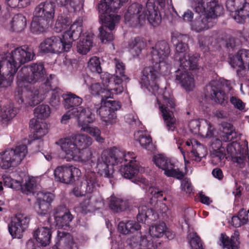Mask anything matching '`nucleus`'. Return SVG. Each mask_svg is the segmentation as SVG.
<instances>
[{"label": "nucleus", "instance_id": "55", "mask_svg": "<svg viewBox=\"0 0 249 249\" xmlns=\"http://www.w3.org/2000/svg\"><path fill=\"white\" fill-rule=\"evenodd\" d=\"M116 73L117 75H120L124 78V79H127L125 75V66L123 62H118L116 64Z\"/></svg>", "mask_w": 249, "mask_h": 249}, {"label": "nucleus", "instance_id": "45", "mask_svg": "<svg viewBox=\"0 0 249 249\" xmlns=\"http://www.w3.org/2000/svg\"><path fill=\"white\" fill-rule=\"evenodd\" d=\"M246 2V0H227L226 7L229 12L234 14Z\"/></svg>", "mask_w": 249, "mask_h": 249}, {"label": "nucleus", "instance_id": "15", "mask_svg": "<svg viewBox=\"0 0 249 249\" xmlns=\"http://www.w3.org/2000/svg\"><path fill=\"white\" fill-rule=\"evenodd\" d=\"M80 170L72 165L69 164L58 166L54 170L55 179L66 184H71L81 176Z\"/></svg>", "mask_w": 249, "mask_h": 249}, {"label": "nucleus", "instance_id": "57", "mask_svg": "<svg viewBox=\"0 0 249 249\" xmlns=\"http://www.w3.org/2000/svg\"><path fill=\"white\" fill-rule=\"evenodd\" d=\"M72 194L76 197L82 196L85 194H88L86 189L83 187V183H81L80 186H75L72 190Z\"/></svg>", "mask_w": 249, "mask_h": 249}, {"label": "nucleus", "instance_id": "59", "mask_svg": "<svg viewBox=\"0 0 249 249\" xmlns=\"http://www.w3.org/2000/svg\"><path fill=\"white\" fill-rule=\"evenodd\" d=\"M237 216L240 218V219L241 221H242V223H243L244 225L247 223L248 221V213L244 209H241L238 212Z\"/></svg>", "mask_w": 249, "mask_h": 249}, {"label": "nucleus", "instance_id": "16", "mask_svg": "<svg viewBox=\"0 0 249 249\" xmlns=\"http://www.w3.org/2000/svg\"><path fill=\"white\" fill-rule=\"evenodd\" d=\"M49 12L44 9L42 4H38L35 8L34 17L31 23V31L36 34L44 32L51 24L49 20H47V16Z\"/></svg>", "mask_w": 249, "mask_h": 249}, {"label": "nucleus", "instance_id": "63", "mask_svg": "<svg viewBox=\"0 0 249 249\" xmlns=\"http://www.w3.org/2000/svg\"><path fill=\"white\" fill-rule=\"evenodd\" d=\"M213 176L218 180H222L224 177L222 171L219 168H215L212 171Z\"/></svg>", "mask_w": 249, "mask_h": 249}, {"label": "nucleus", "instance_id": "6", "mask_svg": "<svg viewBox=\"0 0 249 249\" xmlns=\"http://www.w3.org/2000/svg\"><path fill=\"white\" fill-rule=\"evenodd\" d=\"M82 18H79L71 25L69 29L64 32L62 38L52 36L43 40L39 46L43 53H60L69 52L73 41L78 39L81 33Z\"/></svg>", "mask_w": 249, "mask_h": 249}, {"label": "nucleus", "instance_id": "64", "mask_svg": "<svg viewBox=\"0 0 249 249\" xmlns=\"http://www.w3.org/2000/svg\"><path fill=\"white\" fill-rule=\"evenodd\" d=\"M149 191L151 192V194L155 198H160L163 196V192L159 191L158 189L155 188H150Z\"/></svg>", "mask_w": 249, "mask_h": 249}, {"label": "nucleus", "instance_id": "39", "mask_svg": "<svg viewBox=\"0 0 249 249\" xmlns=\"http://www.w3.org/2000/svg\"><path fill=\"white\" fill-rule=\"evenodd\" d=\"M62 236H61L60 232L58 233V235L61 237L60 241L65 244L63 249H78L77 244L73 241L69 233L67 232H62Z\"/></svg>", "mask_w": 249, "mask_h": 249}, {"label": "nucleus", "instance_id": "27", "mask_svg": "<svg viewBox=\"0 0 249 249\" xmlns=\"http://www.w3.org/2000/svg\"><path fill=\"white\" fill-rule=\"evenodd\" d=\"M83 187L86 189L88 194H91L96 191L100 187V182L95 172L87 173L85 179L82 182Z\"/></svg>", "mask_w": 249, "mask_h": 249}, {"label": "nucleus", "instance_id": "56", "mask_svg": "<svg viewBox=\"0 0 249 249\" xmlns=\"http://www.w3.org/2000/svg\"><path fill=\"white\" fill-rule=\"evenodd\" d=\"M34 186L33 181L28 180L23 186L21 185V188L19 189H21L23 193L28 194L33 191Z\"/></svg>", "mask_w": 249, "mask_h": 249}, {"label": "nucleus", "instance_id": "28", "mask_svg": "<svg viewBox=\"0 0 249 249\" xmlns=\"http://www.w3.org/2000/svg\"><path fill=\"white\" fill-rule=\"evenodd\" d=\"M220 130L222 132L221 140L226 142L236 140L239 135L235 131L233 125L227 122H224L221 124Z\"/></svg>", "mask_w": 249, "mask_h": 249}, {"label": "nucleus", "instance_id": "20", "mask_svg": "<svg viewBox=\"0 0 249 249\" xmlns=\"http://www.w3.org/2000/svg\"><path fill=\"white\" fill-rule=\"evenodd\" d=\"M208 94L214 101L223 107L228 104V96L226 94L223 86L219 82L215 81L211 82L206 87Z\"/></svg>", "mask_w": 249, "mask_h": 249}, {"label": "nucleus", "instance_id": "29", "mask_svg": "<svg viewBox=\"0 0 249 249\" xmlns=\"http://www.w3.org/2000/svg\"><path fill=\"white\" fill-rule=\"evenodd\" d=\"M18 113L17 109L13 105L9 104L3 106L0 111L1 122L7 125Z\"/></svg>", "mask_w": 249, "mask_h": 249}, {"label": "nucleus", "instance_id": "12", "mask_svg": "<svg viewBox=\"0 0 249 249\" xmlns=\"http://www.w3.org/2000/svg\"><path fill=\"white\" fill-rule=\"evenodd\" d=\"M34 113L37 119L30 120L29 125L33 133L35 139H40L48 132L45 127V124L41 123L39 119L43 120L48 117L50 114V108L48 105L42 104L36 107L34 110Z\"/></svg>", "mask_w": 249, "mask_h": 249}, {"label": "nucleus", "instance_id": "11", "mask_svg": "<svg viewBox=\"0 0 249 249\" xmlns=\"http://www.w3.org/2000/svg\"><path fill=\"white\" fill-rule=\"evenodd\" d=\"M27 146L25 144L19 145L14 149H8L0 153V167L8 169L11 167L18 166L26 156Z\"/></svg>", "mask_w": 249, "mask_h": 249}, {"label": "nucleus", "instance_id": "14", "mask_svg": "<svg viewBox=\"0 0 249 249\" xmlns=\"http://www.w3.org/2000/svg\"><path fill=\"white\" fill-rule=\"evenodd\" d=\"M121 107V105L119 102L107 101L101 104L100 107L97 108L96 112L106 125H112L116 124L117 120L116 111Z\"/></svg>", "mask_w": 249, "mask_h": 249}, {"label": "nucleus", "instance_id": "34", "mask_svg": "<svg viewBox=\"0 0 249 249\" xmlns=\"http://www.w3.org/2000/svg\"><path fill=\"white\" fill-rule=\"evenodd\" d=\"M58 5L65 6L69 11L76 12L83 8V0H56Z\"/></svg>", "mask_w": 249, "mask_h": 249}, {"label": "nucleus", "instance_id": "21", "mask_svg": "<svg viewBox=\"0 0 249 249\" xmlns=\"http://www.w3.org/2000/svg\"><path fill=\"white\" fill-rule=\"evenodd\" d=\"M54 196L49 192H39L37 194L36 201L35 203V209L40 215H48L51 203Z\"/></svg>", "mask_w": 249, "mask_h": 249}, {"label": "nucleus", "instance_id": "54", "mask_svg": "<svg viewBox=\"0 0 249 249\" xmlns=\"http://www.w3.org/2000/svg\"><path fill=\"white\" fill-rule=\"evenodd\" d=\"M211 147L212 150H225V148L222 146V141L217 138H213L211 142Z\"/></svg>", "mask_w": 249, "mask_h": 249}, {"label": "nucleus", "instance_id": "36", "mask_svg": "<svg viewBox=\"0 0 249 249\" xmlns=\"http://www.w3.org/2000/svg\"><path fill=\"white\" fill-rule=\"evenodd\" d=\"M145 44L140 37H136L130 41L128 43V48L134 56H139Z\"/></svg>", "mask_w": 249, "mask_h": 249}, {"label": "nucleus", "instance_id": "8", "mask_svg": "<svg viewBox=\"0 0 249 249\" xmlns=\"http://www.w3.org/2000/svg\"><path fill=\"white\" fill-rule=\"evenodd\" d=\"M92 142L91 138L88 135L77 134L60 139L56 143L65 152L67 161L83 160L92 162V152L87 149Z\"/></svg>", "mask_w": 249, "mask_h": 249}, {"label": "nucleus", "instance_id": "60", "mask_svg": "<svg viewBox=\"0 0 249 249\" xmlns=\"http://www.w3.org/2000/svg\"><path fill=\"white\" fill-rule=\"evenodd\" d=\"M112 75L108 73H105L101 76V78L103 82V85L105 87V85H111L112 80Z\"/></svg>", "mask_w": 249, "mask_h": 249}, {"label": "nucleus", "instance_id": "51", "mask_svg": "<svg viewBox=\"0 0 249 249\" xmlns=\"http://www.w3.org/2000/svg\"><path fill=\"white\" fill-rule=\"evenodd\" d=\"M190 245L192 249H204L200 237L196 233L191 238Z\"/></svg>", "mask_w": 249, "mask_h": 249}, {"label": "nucleus", "instance_id": "10", "mask_svg": "<svg viewBox=\"0 0 249 249\" xmlns=\"http://www.w3.org/2000/svg\"><path fill=\"white\" fill-rule=\"evenodd\" d=\"M193 6L196 13L206 15L203 18L196 19L192 22L191 28L196 32H200L213 27V19L222 14L224 10L222 5L216 3L213 0H208L207 6L198 3V5Z\"/></svg>", "mask_w": 249, "mask_h": 249}, {"label": "nucleus", "instance_id": "46", "mask_svg": "<svg viewBox=\"0 0 249 249\" xmlns=\"http://www.w3.org/2000/svg\"><path fill=\"white\" fill-rule=\"evenodd\" d=\"M88 67L93 73L99 74L102 72V70L99 58L97 56H93L89 59L88 62Z\"/></svg>", "mask_w": 249, "mask_h": 249}, {"label": "nucleus", "instance_id": "32", "mask_svg": "<svg viewBox=\"0 0 249 249\" xmlns=\"http://www.w3.org/2000/svg\"><path fill=\"white\" fill-rule=\"evenodd\" d=\"M134 136L136 140L139 142L142 147L149 151H152L154 149V147L150 136L142 131H139L135 133Z\"/></svg>", "mask_w": 249, "mask_h": 249}, {"label": "nucleus", "instance_id": "22", "mask_svg": "<svg viewBox=\"0 0 249 249\" xmlns=\"http://www.w3.org/2000/svg\"><path fill=\"white\" fill-rule=\"evenodd\" d=\"M230 64L232 68L236 69L237 75L243 76L246 68L249 70V50L238 51L236 58L231 60Z\"/></svg>", "mask_w": 249, "mask_h": 249}, {"label": "nucleus", "instance_id": "44", "mask_svg": "<svg viewBox=\"0 0 249 249\" xmlns=\"http://www.w3.org/2000/svg\"><path fill=\"white\" fill-rule=\"evenodd\" d=\"M40 4H42V6L44 7V9L47 12H49L46 17L47 20H49L50 23L52 24L54 17L55 3L53 1H46Z\"/></svg>", "mask_w": 249, "mask_h": 249}, {"label": "nucleus", "instance_id": "25", "mask_svg": "<svg viewBox=\"0 0 249 249\" xmlns=\"http://www.w3.org/2000/svg\"><path fill=\"white\" fill-rule=\"evenodd\" d=\"M206 129L201 127V122L199 120H192L188 124L190 131L194 134H199L202 135H205L206 137L211 138L214 135V128L211 123L207 120H204Z\"/></svg>", "mask_w": 249, "mask_h": 249}, {"label": "nucleus", "instance_id": "33", "mask_svg": "<svg viewBox=\"0 0 249 249\" xmlns=\"http://www.w3.org/2000/svg\"><path fill=\"white\" fill-rule=\"evenodd\" d=\"M73 217L70 212L64 213L63 215H54V219L55 224L53 226L57 227L58 229H66L70 227V223L72 220Z\"/></svg>", "mask_w": 249, "mask_h": 249}, {"label": "nucleus", "instance_id": "31", "mask_svg": "<svg viewBox=\"0 0 249 249\" xmlns=\"http://www.w3.org/2000/svg\"><path fill=\"white\" fill-rule=\"evenodd\" d=\"M108 207L114 213H118L125 210L128 207V204L122 198L112 195L108 198Z\"/></svg>", "mask_w": 249, "mask_h": 249}, {"label": "nucleus", "instance_id": "18", "mask_svg": "<svg viewBox=\"0 0 249 249\" xmlns=\"http://www.w3.org/2000/svg\"><path fill=\"white\" fill-rule=\"evenodd\" d=\"M30 218L21 213H18L13 217L8 224V231L13 238L20 239L23 233L28 227Z\"/></svg>", "mask_w": 249, "mask_h": 249}, {"label": "nucleus", "instance_id": "37", "mask_svg": "<svg viewBox=\"0 0 249 249\" xmlns=\"http://www.w3.org/2000/svg\"><path fill=\"white\" fill-rule=\"evenodd\" d=\"M249 17V3L247 1L234 14V18L238 23H243Z\"/></svg>", "mask_w": 249, "mask_h": 249}, {"label": "nucleus", "instance_id": "38", "mask_svg": "<svg viewBox=\"0 0 249 249\" xmlns=\"http://www.w3.org/2000/svg\"><path fill=\"white\" fill-rule=\"evenodd\" d=\"M166 227L164 222L149 227V232L152 237L160 238L164 234Z\"/></svg>", "mask_w": 249, "mask_h": 249}, {"label": "nucleus", "instance_id": "43", "mask_svg": "<svg viewBox=\"0 0 249 249\" xmlns=\"http://www.w3.org/2000/svg\"><path fill=\"white\" fill-rule=\"evenodd\" d=\"M233 238H234L233 237ZM220 241L223 248L227 249H238V247L234 241V239L230 238L226 233H222L220 235Z\"/></svg>", "mask_w": 249, "mask_h": 249}, {"label": "nucleus", "instance_id": "42", "mask_svg": "<svg viewBox=\"0 0 249 249\" xmlns=\"http://www.w3.org/2000/svg\"><path fill=\"white\" fill-rule=\"evenodd\" d=\"M196 143V147L195 148L193 145V148L191 152L192 160L197 161H200L201 158L205 155V153H203L201 151L205 152V149L203 145L201 144L197 141H194Z\"/></svg>", "mask_w": 249, "mask_h": 249}, {"label": "nucleus", "instance_id": "52", "mask_svg": "<svg viewBox=\"0 0 249 249\" xmlns=\"http://www.w3.org/2000/svg\"><path fill=\"white\" fill-rule=\"evenodd\" d=\"M105 88V87L102 84L99 83H95L90 85L89 89L90 93L92 95L100 96L102 94Z\"/></svg>", "mask_w": 249, "mask_h": 249}, {"label": "nucleus", "instance_id": "9", "mask_svg": "<svg viewBox=\"0 0 249 249\" xmlns=\"http://www.w3.org/2000/svg\"><path fill=\"white\" fill-rule=\"evenodd\" d=\"M156 3L161 7L165 6V0H147L145 7L137 2L131 4L125 14V20H133L141 23L147 19L153 27L159 26L161 21V17Z\"/></svg>", "mask_w": 249, "mask_h": 249}, {"label": "nucleus", "instance_id": "48", "mask_svg": "<svg viewBox=\"0 0 249 249\" xmlns=\"http://www.w3.org/2000/svg\"><path fill=\"white\" fill-rule=\"evenodd\" d=\"M3 180L5 186L15 190H19L21 188V182L13 179L8 176H3Z\"/></svg>", "mask_w": 249, "mask_h": 249}, {"label": "nucleus", "instance_id": "40", "mask_svg": "<svg viewBox=\"0 0 249 249\" xmlns=\"http://www.w3.org/2000/svg\"><path fill=\"white\" fill-rule=\"evenodd\" d=\"M247 146V143L244 144H240L236 142L233 141L232 142L229 143L227 146L226 151L229 156L231 158L235 156L242 149H243Z\"/></svg>", "mask_w": 249, "mask_h": 249}, {"label": "nucleus", "instance_id": "24", "mask_svg": "<svg viewBox=\"0 0 249 249\" xmlns=\"http://www.w3.org/2000/svg\"><path fill=\"white\" fill-rule=\"evenodd\" d=\"M75 111L72 112L73 117H76L78 125L82 127L93 123L95 120V115L91 112V109L79 107Z\"/></svg>", "mask_w": 249, "mask_h": 249}, {"label": "nucleus", "instance_id": "1", "mask_svg": "<svg viewBox=\"0 0 249 249\" xmlns=\"http://www.w3.org/2000/svg\"><path fill=\"white\" fill-rule=\"evenodd\" d=\"M170 53L168 43L165 40L158 41L151 51L152 66L145 67L142 71L140 83L142 87H145L156 96L161 94V103L159 97H157V103L161 111L166 128L168 131H174L176 127V119L173 109L176 106L175 100L173 95L166 90L160 89L157 83L159 71L161 67L166 64L165 60Z\"/></svg>", "mask_w": 249, "mask_h": 249}, {"label": "nucleus", "instance_id": "7", "mask_svg": "<svg viewBox=\"0 0 249 249\" xmlns=\"http://www.w3.org/2000/svg\"><path fill=\"white\" fill-rule=\"evenodd\" d=\"M173 43L176 46V53H182L179 57V68L176 71V81L179 83L186 90H193L195 87L193 75L188 71L197 69L196 57L185 52L188 49V44L181 40L173 37Z\"/></svg>", "mask_w": 249, "mask_h": 249}, {"label": "nucleus", "instance_id": "30", "mask_svg": "<svg viewBox=\"0 0 249 249\" xmlns=\"http://www.w3.org/2000/svg\"><path fill=\"white\" fill-rule=\"evenodd\" d=\"M83 22L82 23V24ZM82 25L81 26V28ZM82 33V32L81 33ZM81 34L79 37H81L79 42L77 44V51L78 53L81 54H86L90 50L92 46L93 39L92 36L89 34L85 36H81Z\"/></svg>", "mask_w": 249, "mask_h": 249}, {"label": "nucleus", "instance_id": "50", "mask_svg": "<svg viewBox=\"0 0 249 249\" xmlns=\"http://www.w3.org/2000/svg\"><path fill=\"white\" fill-rule=\"evenodd\" d=\"M225 150H211V157L212 162L218 164L221 162L225 157L226 154L224 152Z\"/></svg>", "mask_w": 249, "mask_h": 249}, {"label": "nucleus", "instance_id": "4", "mask_svg": "<svg viewBox=\"0 0 249 249\" xmlns=\"http://www.w3.org/2000/svg\"><path fill=\"white\" fill-rule=\"evenodd\" d=\"M35 56L33 50L26 45L0 56V88L10 86L18 68L33 60Z\"/></svg>", "mask_w": 249, "mask_h": 249}, {"label": "nucleus", "instance_id": "26", "mask_svg": "<svg viewBox=\"0 0 249 249\" xmlns=\"http://www.w3.org/2000/svg\"><path fill=\"white\" fill-rule=\"evenodd\" d=\"M61 96L63 99L64 107L72 111V112L77 110L83 102L82 98L71 92L63 93Z\"/></svg>", "mask_w": 249, "mask_h": 249}, {"label": "nucleus", "instance_id": "41", "mask_svg": "<svg viewBox=\"0 0 249 249\" xmlns=\"http://www.w3.org/2000/svg\"><path fill=\"white\" fill-rule=\"evenodd\" d=\"M81 130L89 133L91 136L93 137L98 142L100 143L104 142V139L101 136V130L98 127L96 126L91 127L89 124L82 127Z\"/></svg>", "mask_w": 249, "mask_h": 249}, {"label": "nucleus", "instance_id": "17", "mask_svg": "<svg viewBox=\"0 0 249 249\" xmlns=\"http://www.w3.org/2000/svg\"><path fill=\"white\" fill-rule=\"evenodd\" d=\"M57 85L58 81L55 78V76L53 74H50L40 88V91H42L44 94L48 93L50 91H52L50 104L52 107H55L58 106L61 102V90L58 87Z\"/></svg>", "mask_w": 249, "mask_h": 249}, {"label": "nucleus", "instance_id": "61", "mask_svg": "<svg viewBox=\"0 0 249 249\" xmlns=\"http://www.w3.org/2000/svg\"><path fill=\"white\" fill-rule=\"evenodd\" d=\"M90 205V197H88L87 198L85 199L82 202L80 203V207L82 209L83 212L87 213L89 211L88 208Z\"/></svg>", "mask_w": 249, "mask_h": 249}, {"label": "nucleus", "instance_id": "3", "mask_svg": "<svg viewBox=\"0 0 249 249\" xmlns=\"http://www.w3.org/2000/svg\"><path fill=\"white\" fill-rule=\"evenodd\" d=\"M135 156L133 152H128L126 154L116 147L108 150L104 151L97 163L98 172L102 176L108 178L113 177L114 170L113 166L122 163L123 160L129 161V162L122 165L120 171L124 178L131 179L138 174L139 168L136 162L133 160Z\"/></svg>", "mask_w": 249, "mask_h": 249}, {"label": "nucleus", "instance_id": "47", "mask_svg": "<svg viewBox=\"0 0 249 249\" xmlns=\"http://www.w3.org/2000/svg\"><path fill=\"white\" fill-rule=\"evenodd\" d=\"M112 84L117 86V87H114L111 89L115 92V94L121 93L123 91V87L122 86V83L123 80H124L123 77H121L119 75H112Z\"/></svg>", "mask_w": 249, "mask_h": 249}, {"label": "nucleus", "instance_id": "19", "mask_svg": "<svg viewBox=\"0 0 249 249\" xmlns=\"http://www.w3.org/2000/svg\"><path fill=\"white\" fill-rule=\"evenodd\" d=\"M154 163L159 168L164 170V174L169 177L181 179L184 177V173L178 168H175V164L170 160L162 154H159L153 157Z\"/></svg>", "mask_w": 249, "mask_h": 249}, {"label": "nucleus", "instance_id": "49", "mask_svg": "<svg viewBox=\"0 0 249 249\" xmlns=\"http://www.w3.org/2000/svg\"><path fill=\"white\" fill-rule=\"evenodd\" d=\"M178 179L181 180L180 188L181 190L187 194H191L193 190V187L190 179L184 176L182 178Z\"/></svg>", "mask_w": 249, "mask_h": 249}, {"label": "nucleus", "instance_id": "2", "mask_svg": "<svg viewBox=\"0 0 249 249\" xmlns=\"http://www.w3.org/2000/svg\"><path fill=\"white\" fill-rule=\"evenodd\" d=\"M46 71L42 62L24 66L18 72L14 97L18 104L35 106L39 103V91L33 85L45 78Z\"/></svg>", "mask_w": 249, "mask_h": 249}, {"label": "nucleus", "instance_id": "62", "mask_svg": "<svg viewBox=\"0 0 249 249\" xmlns=\"http://www.w3.org/2000/svg\"><path fill=\"white\" fill-rule=\"evenodd\" d=\"M67 27V26L65 23L57 20L55 24L54 30L56 32L60 33L65 31Z\"/></svg>", "mask_w": 249, "mask_h": 249}, {"label": "nucleus", "instance_id": "23", "mask_svg": "<svg viewBox=\"0 0 249 249\" xmlns=\"http://www.w3.org/2000/svg\"><path fill=\"white\" fill-rule=\"evenodd\" d=\"M47 219L49 227L46 226L38 228L34 231L33 234L36 241L42 247H46L50 244L52 236L51 230L54 226L51 223V218L48 217Z\"/></svg>", "mask_w": 249, "mask_h": 249}, {"label": "nucleus", "instance_id": "35", "mask_svg": "<svg viewBox=\"0 0 249 249\" xmlns=\"http://www.w3.org/2000/svg\"><path fill=\"white\" fill-rule=\"evenodd\" d=\"M11 25L13 31L21 32L26 25V19L21 14H16L12 18Z\"/></svg>", "mask_w": 249, "mask_h": 249}, {"label": "nucleus", "instance_id": "13", "mask_svg": "<svg viewBox=\"0 0 249 249\" xmlns=\"http://www.w3.org/2000/svg\"><path fill=\"white\" fill-rule=\"evenodd\" d=\"M137 216L138 222L134 220L122 221L119 222L118 230L122 234H128L137 231L141 229L140 223H143L151 214L153 215V210L148 209L146 206L140 207Z\"/></svg>", "mask_w": 249, "mask_h": 249}, {"label": "nucleus", "instance_id": "53", "mask_svg": "<svg viewBox=\"0 0 249 249\" xmlns=\"http://www.w3.org/2000/svg\"><path fill=\"white\" fill-rule=\"evenodd\" d=\"M230 101L235 108L241 111L244 109L245 104L240 99L235 96H231Z\"/></svg>", "mask_w": 249, "mask_h": 249}, {"label": "nucleus", "instance_id": "58", "mask_svg": "<svg viewBox=\"0 0 249 249\" xmlns=\"http://www.w3.org/2000/svg\"><path fill=\"white\" fill-rule=\"evenodd\" d=\"M113 92L115 93L113 90H111V89L110 90H108L105 88L102 94L100 95L102 98L101 104H104L105 102H107V101H106V100L107 99L113 98Z\"/></svg>", "mask_w": 249, "mask_h": 249}, {"label": "nucleus", "instance_id": "5", "mask_svg": "<svg viewBox=\"0 0 249 249\" xmlns=\"http://www.w3.org/2000/svg\"><path fill=\"white\" fill-rule=\"evenodd\" d=\"M128 0H101L98 6L99 18L102 26L99 30V37L103 43L112 41L114 39L112 31L120 19V16L115 15Z\"/></svg>", "mask_w": 249, "mask_h": 249}]
</instances>
